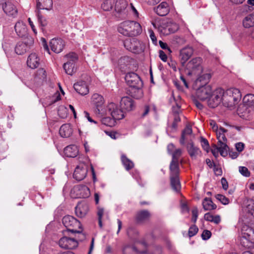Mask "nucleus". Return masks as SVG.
I'll list each match as a JSON object with an SVG mask.
<instances>
[{
	"label": "nucleus",
	"instance_id": "f257e3e1",
	"mask_svg": "<svg viewBox=\"0 0 254 254\" xmlns=\"http://www.w3.org/2000/svg\"><path fill=\"white\" fill-rule=\"evenodd\" d=\"M210 125L213 131L216 132L217 138L218 140V147L217 148L220 152V155L222 156H226L228 154L229 147L227 145V138L225 133L227 130L220 127L218 128V126L214 121H210Z\"/></svg>",
	"mask_w": 254,
	"mask_h": 254
},
{
	"label": "nucleus",
	"instance_id": "f03ea898",
	"mask_svg": "<svg viewBox=\"0 0 254 254\" xmlns=\"http://www.w3.org/2000/svg\"><path fill=\"white\" fill-rule=\"evenodd\" d=\"M118 31L126 36H136L140 34L142 29L140 24L134 21H125L118 27Z\"/></svg>",
	"mask_w": 254,
	"mask_h": 254
},
{
	"label": "nucleus",
	"instance_id": "7ed1b4c3",
	"mask_svg": "<svg viewBox=\"0 0 254 254\" xmlns=\"http://www.w3.org/2000/svg\"><path fill=\"white\" fill-rule=\"evenodd\" d=\"M223 105L227 107H232L238 103L241 98V94L237 88H231L224 90Z\"/></svg>",
	"mask_w": 254,
	"mask_h": 254
},
{
	"label": "nucleus",
	"instance_id": "20e7f679",
	"mask_svg": "<svg viewBox=\"0 0 254 254\" xmlns=\"http://www.w3.org/2000/svg\"><path fill=\"white\" fill-rule=\"evenodd\" d=\"M64 58L65 62L63 64V68L66 74L72 75L77 70L76 63L78 57L76 53L70 52L65 55Z\"/></svg>",
	"mask_w": 254,
	"mask_h": 254
},
{
	"label": "nucleus",
	"instance_id": "39448f33",
	"mask_svg": "<svg viewBox=\"0 0 254 254\" xmlns=\"http://www.w3.org/2000/svg\"><path fill=\"white\" fill-rule=\"evenodd\" d=\"M202 60L197 57L193 58L186 64V71L189 75H199L203 70L201 65Z\"/></svg>",
	"mask_w": 254,
	"mask_h": 254
},
{
	"label": "nucleus",
	"instance_id": "423d86ee",
	"mask_svg": "<svg viewBox=\"0 0 254 254\" xmlns=\"http://www.w3.org/2000/svg\"><path fill=\"white\" fill-rule=\"evenodd\" d=\"M33 44V38L30 36H27L17 43L14 49L15 52L17 55H23L31 49Z\"/></svg>",
	"mask_w": 254,
	"mask_h": 254
},
{
	"label": "nucleus",
	"instance_id": "0eeeda50",
	"mask_svg": "<svg viewBox=\"0 0 254 254\" xmlns=\"http://www.w3.org/2000/svg\"><path fill=\"white\" fill-rule=\"evenodd\" d=\"M62 222L64 227L66 228L67 232H79L77 229L81 228L80 222L73 216L66 215L63 218Z\"/></svg>",
	"mask_w": 254,
	"mask_h": 254
},
{
	"label": "nucleus",
	"instance_id": "6e6552de",
	"mask_svg": "<svg viewBox=\"0 0 254 254\" xmlns=\"http://www.w3.org/2000/svg\"><path fill=\"white\" fill-rule=\"evenodd\" d=\"M224 90L221 88L216 89L213 92L208 100V105L211 108L217 107L221 102L223 104Z\"/></svg>",
	"mask_w": 254,
	"mask_h": 254
},
{
	"label": "nucleus",
	"instance_id": "1a4fd4ad",
	"mask_svg": "<svg viewBox=\"0 0 254 254\" xmlns=\"http://www.w3.org/2000/svg\"><path fill=\"white\" fill-rule=\"evenodd\" d=\"M110 115L116 120H120L124 117V113L122 109H119L118 106L114 103H111L108 104L104 114Z\"/></svg>",
	"mask_w": 254,
	"mask_h": 254
},
{
	"label": "nucleus",
	"instance_id": "9d476101",
	"mask_svg": "<svg viewBox=\"0 0 254 254\" xmlns=\"http://www.w3.org/2000/svg\"><path fill=\"white\" fill-rule=\"evenodd\" d=\"M60 247L64 249H74L78 247V240L74 238L64 236L59 241Z\"/></svg>",
	"mask_w": 254,
	"mask_h": 254
},
{
	"label": "nucleus",
	"instance_id": "9b49d317",
	"mask_svg": "<svg viewBox=\"0 0 254 254\" xmlns=\"http://www.w3.org/2000/svg\"><path fill=\"white\" fill-rule=\"evenodd\" d=\"M125 80L130 87H142L143 83L140 77L135 73H127L125 76Z\"/></svg>",
	"mask_w": 254,
	"mask_h": 254
},
{
	"label": "nucleus",
	"instance_id": "f8f14e48",
	"mask_svg": "<svg viewBox=\"0 0 254 254\" xmlns=\"http://www.w3.org/2000/svg\"><path fill=\"white\" fill-rule=\"evenodd\" d=\"M127 2L126 0H117L114 2V9L116 12V16L124 17L127 12Z\"/></svg>",
	"mask_w": 254,
	"mask_h": 254
},
{
	"label": "nucleus",
	"instance_id": "ddd939ff",
	"mask_svg": "<svg viewBox=\"0 0 254 254\" xmlns=\"http://www.w3.org/2000/svg\"><path fill=\"white\" fill-rule=\"evenodd\" d=\"M196 95L198 99L204 101L209 98L212 93V89L210 85L197 86Z\"/></svg>",
	"mask_w": 254,
	"mask_h": 254
},
{
	"label": "nucleus",
	"instance_id": "4468645a",
	"mask_svg": "<svg viewBox=\"0 0 254 254\" xmlns=\"http://www.w3.org/2000/svg\"><path fill=\"white\" fill-rule=\"evenodd\" d=\"M91 102L96 107V113L101 114V116L104 115L105 112L102 108V106L105 102L103 96L99 94L95 93L92 96Z\"/></svg>",
	"mask_w": 254,
	"mask_h": 254
},
{
	"label": "nucleus",
	"instance_id": "2eb2a0df",
	"mask_svg": "<svg viewBox=\"0 0 254 254\" xmlns=\"http://www.w3.org/2000/svg\"><path fill=\"white\" fill-rule=\"evenodd\" d=\"M87 173V165L84 163H81L75 168L73 176L75 180L80 181L85 178Z\"/></svg>",
	"mask_w": 254,
	"mask_h": 254
},
{
	"label": "nucleus",
	"instance_id": "dca6fc26",
	"mask_svg": "<svg viewBox=\"0 0 254 254\" xmlns=\"http://www.w3.org/2000/svg\"><path fill=\"white\" fill-rule=\"evenodd\" d=\"M193 49L191 47L186 46L180 50L179 58L184 66L188 60L192 56Z\"/></svg>",
	"mask_w": 254,
	"mask_h": 254
},
{
	"label": "nucleus",
	"instance_id": "f3484780",
	"mask_svg": "<svg viewBox=\"0 0 254 254\" xmlns=\"http://www.w3.org/2000/svg\"><path fill=\"white\" fill-rule=\"evenodd\" d=\"M2 9L4 12L8 16H16L17 9L13 3V0H7L2 4Z\"/></svg>",
	"mask_w": 254,
	"mask_h": 254
},
{
	"label": "nucleus",
	"instance_id": "a211bd4d",
	"mask_svg": "<svg viewBox=\"0 0 254 254\" xmlns=\"http://www.w3.org/2000/svg\"><path fill=\"white\" fill-rule=\"evenodd\" d=\"M50 46L54 52L59 54L63 50L64 42L61 38H53L50 42Z\"/></svg>",
	"mask_w": 254,
	"mask_h": 254
},
{
	"label": "nucleus",
	"instance_id": "6ab92c4d",
	"mask_svg": "<svg viewBox=\"0 0 254 254\" xmlns=\"http://www.w3.org/2000/svg\"><path fill=\"white\" fill-rule=\"evenodd\" d=\"M179 28V25L176 23L170 22L166 25L161 26L160 31L163 34L168 35L176 32Z\"/></svg>",
	"mask_w": 254,
	"mask_h": 254
},
{
	"label": "nucleus",
	"instance_id": "aec40b11",
	"mask_svg": "<svg viewBox=\"0 0 254 254\" xmlns=\"http://www.w3.org/2000/svg\"><path fill=\"white\" fill-rule=\"evenodd\" d=\"M124 45L127 50L135 53L138 51L140 44L136 38H128L125 40Z\"/></svg>",
	"mask_w": 254,
	"mask_h": 254
},
{
	"label": "nucleus",
	"instance_id": "412c9836",
	"mask_svg": "<svg viewBox=\"0 0 254 254\" xmlns=\"http://www.w3.org/2000/svg\"><path fill=\"white\" fill-rule=\"evenodd\" d=\"M120 106L122 110L127 112L133 110L135 107L133 100L128 97H124L121 99Z\"/></svg>",
	"mask_w": 254,
	"mask_h": 254
},
{
	"label": "nucleus",
	"instance_id": "4be33fe9",
	"mask_svg": "<svg viewBox=\"0 0 254 254\" xmlns=\"http://www.w3.org/2000/svg\"><path fill=\"white\" fill-rule=\"evenodd\" d=\"M76 192V196L78 197L86 198L90 194L89 189L85 185H77L74 187L72 190Z\"/></svg>",
	"mask_w": 254,
	"mask_h": 254
},
{
	"label": "nucleus",
	"instance_id": "5701e85b",
	"mask_svg": "<svg viewBox=\"0 0 254 254\" xmlns=\"http://www.w3.org/2000/svg\"><path fill=\"white\" fill-rule=\"evenodd\" d=\"M15 31L17 35L22 38H25L27 36V30L26 24L22 21H17L14 26Z\"/></svg>",
	"mask_w": 254,
	"mask_h": 254
},
{
	"label": "nucleus",
	"instance_id": "b1692460",
	"mask_svg": "<svg viewBox=\"0 0 254 254\" xmlns=\"http://www.w3.org/2000/svg\"><path fill=\"white\" fill-rule=\"evenodd\" d=\"M89 210L88 205L84 202H79L75 208V213L78 217H84Z\"/></svg>",
	"mask_w": 254,
	"mask_h": 254
},
{
	"label": "nucleus",
	"instance_id": "393cba45",
	"mask_svg": "<svg viewBox=\"0 0 254 254\" xmlns=\"http://www.w3.org/2000/svg\"><path fill=\"white\" fill-rule=\"evenodd\" d=\"M198 76L195 81V84L196 86H201L208 85L211 75L210 73H204L203 71L202 73L197 75Z\"/></svg>",
	"mask_w": 254,
	"mask_h": 254
},
{
	"label": "nucleus",
	"instance_id": "a878e982",
	"mask_svg": "<svg viewBox=\"0 0 254 254\" xmlns=\"http://www.w3.org/2000/svg\"><path fill=\"white\" fill-rule=\"evenodd\" d=\"M187 149L189 154L192 159H195L197 156H201V155L200 149L195 146L192 142H190L187 144Z\"/></svg>",
	"mask_w": 254,
	"mask_h": 254
},
{
	"label": "nucleus",
	"instance_id": "bb28decb",
	"mask_svg": "<svg viewBox=\"0 0 254 254\" xmlns=\"http://www.w3.org/2000/svg\"><path fill=\"white\" fill-rule=\"evenodd\" d=\"M243 107L246 110H248V112L254 110V95L249 94L245 96L243 98Z\"/></svg>",
	"mask_w": 254,
	"mask_h": 254
},
{
	"label": "nucleus",
	"instance_id": "cd10ccee",
	"mask_svg": "<svg viewBox=\"0 0 254 254\" xmlns=\"http://www.w3.org/2000/svg\"><path fill=\"white\" fill-rule=\"evenodd\" d=\"M75 90L81 95H85L89 92V89L86 83L84 81H80L73 85Z\"/></svg>",
	"mask_w": 254,
	"mask_h": 254
},
{
	"label": "nucleus",
	"instance_id": "c85d7f7f",
	"mask_svg": "<svg viewBox=\"0 0 254 254\" xmlns=\"http://www.w3.org/2000/svg\"><path fill=\"white\" fill-rule=\"evenodd\" d=\"M154 11L158 15L164 16L166 15L170 11L168 4L166 2H162L157 6L154 7Z\"/></svg>",
	"mask_w": 254,
	"mask_h": 254
},
{
	"label": "nucleus",
	"instance_id": "c756f323",
	"mask_svg": "<svg viewBox=\"0 0 254 254\" xmlns=\"http://www.w3.org/2000/svg\"><path fill=\"white\" fill-rule=\"evenodd\" d=\"M64 154L67 157H75L78 154L77 146L75 145H69L64 149Z\"/></svg>",
	"mask_w": 254,
	"mask_h": 254
},
{
	"label": "nucleus",
	"instance_id": "7c9ffc66",
	"mask_svg": "<svg viewBox=\"0 0 254 254\" xmlns=\"http://www.w3.org/2000/svg\"><path fill=\"white\" fill-rule=\"evenodd\" d=\"M249 232L247 231V230H246V232H243L242 233V236L240 239V243L242 246L245 248L249 247L251 243L254 240V239L252 238V236L251 235L249 236Z\"/></svg>",
	"mask_w": 254,
	"mask_h": 254
},
{
	"label": "nucleus",
	"instance_id": "2f4dec72",
	"mask_svg": "<svg viewBox=\"0 0 254 254\" xmlns=\"http://www.w3.org/2000/svg\"><path fill=\"white\" fill-rule=\"evenodd\" d=\"M27 64L32 69L37 68L39 64V59L35 53L31 54L27 59Z\"/></svg>",
	"mask_w": 254,
	"mask_h": 254
},
{
	"label": "nucleus",
	"instance_id": "473e14b6",
	"mask_svg": "<svg viewBox=\"0 0 254 254\" xmlns=\"http://www.w3.org/2000/svg\"><path fill=\"white\" fill-rule=\"evenodd\" d=\"M72 129L69 124L62 125L59 130V133L62 137H69L72 134Z\"/></svg>",
	"mask_w": 254,
	"mask_h": 254
},
{
	"label": "nucleus",
	"instance_id": "72a5a7b5",
	"mask_svg": "<svg viewBox=\"0 0 254 254\" xmlns=\"http://www.w3.org/2000/svg\"><path fill=\"white\" fill-rule=\"evenodd\" d=\"M53 5L52 0H38L37 8L38 10L46 9L49 10Z\"/></svg>",
	"mask_w": 254,
	"mask_h": 254
},
{
	"label": "nucleus",
	"instance_id": "f704fd0d",
	"mask_svg": "<svg viewBox=\"0 0 254 254\" xmlns=\"http://www.w3.org/2000/svg\"><path fill=\"white\" fill-rule=\"evenodd\" d=\"M142 87H130L129 91L130 95L134 98L139 99L143 97V93L141 89Z\"/></svg>",
	"mask_w": 254,
	"mask_h": 254
},
{
	"label": "nucleus",
	"instance_id": "c9c22d12",
	"mask_svg": "<svg viewBox=\"0 0 254 254\" xmlns=\"http://www.w3.org/2000/svg\"><path fill=\"white\" fill-rule=\"evenodd\" d=\"M171 185L173 190L176 192H179L181 189V185L178 176H170Z\"/></svg>",
	"mask_w": 254,
	"mask_h": 254
},
{
	"label": "nucleus",
	"instance_id": "e433bc0d",
	"mask_svg": "<svg viewBox=\"0 0 254 254\" xmlns=\"http://www.w3.org/2000/svg\"><path fill=\"white\" fill-rule=\"evenodd\" d=\"M203 208L205 210H211L216 208L217 206L210 198H205L202 201Z\"/></svg>",
	"mask_w": 254,
	"mask_h": 254
},
{
	"label": "nucleus",
	"instance_id": "4c0bfd02",
	"mask_svg": "<svg viewBox=\"0 0 254 254\" xmlns=\"http://www.w3.org/2000/svg\"><path fill=\"white\" fill-rule=\"evenodd\" d=\"M243 24L244 26L246 28H249L254 26V12L245 17L243 21Z\"/></svg>",
	"mask_w": 254,
	"mask_h": 254
},
{
	"label": "nucleus",
	"instance_id": "58836bf2",
	"mask_svg": "<svg viewBox=\"0 0 254 254\" xmlns=\"http://www.w3.org/2000/svg\"><path fill=\"white\" fill-rule=\"evenodd\" d=\"M170 176H178L179 173V161L172 160L170 165Z\"/></svg>",
	"mask_w": 254,
	"mask_h": 254
},
{
	"label": "nucleus",
	"instance_id": "ea45409f",
	"mask_svg": "<svg viewBox=\"0 0 254 254\" xmlns=\"http://www.w3.org/2000/svg\"><path fill=\"white\" fill-rule=\"evenodd\" d=\"M46 77V71L43 68H40L38 69L37 72V75L34 78V80L37 81L39 82V83L36 86H38L41 84Z\"/></svg>",
	"mask_w": 254,
	"mask_h": 254
},
{
	"label": "nucleus",
	"instance_id": "a19ab883",
	"mask_svg": "<svg viewBox=\"0 0 254 254\" xmlns=\"http://www.w3.org/2000/svg\"><path fill=\"white\" fill-rule=\"evenodd\" d=\"M121 160L123 165L127 170H129L133 167V163L128 159L125 155H122Z\"/></svg>",
	"mask_w": 254,
	"mask_h": 254
},
{
	"label": "nucleus",
	"instance_id": "79ce46f5",
	"mask_svg": "<svg viewBox=\"0 0 254 254\" xmlns=\"http://www.w3.org/2000/svg\"><path fill=\"white\" fill-rule=\"evenodd\" d=\"M192 133V129L190 126H187L186 128L182 131L181 138L180 142L182 145H184L185 143L186 135L191 134Z\"/></svg>",
	"mask_w": 254,
	"mask_h": 254
},
{
	"label": "nucleus",
	"instance_id": "37998d69",
	"mask_svg": "<svg viewBox=\"0 0 254 254\" xmlns=\"http://www.w3.org/2000/svg\"><path fill=\"white\" fill-rule=\"evenodd\" d=\"M115 119H114L112 117V118L109 117H106L102 118L101 119V122L103 124L109 126V127H113L116 124Z\"/></svg>",
	"mask_w": 254,
	"mask_h": 254
},
{
	"label": "nucleus",
	"instance_id": "c03bdc74",
	"mask_svg": "<svg viewBox=\"0 0 254 254\" xmlns=\"http://www.w3.org/2000/svg\"><path fill=\"white\" fill-rule=\"evenodd\" d=\"M114 3L112 0H105L102 4V8L105 11H109L113 8Z\"/></svg>",
	"mask_w": 254,
	"mask_h": 254
},
{
	"label": "nucleus",
	"instance_id": "a18cd8bd",
	"mask_svg": "<svg viewBox=\"0 0 254 254\" xmlns=\"http://www.w3.org/2000/svg\"><path fill=\"white\" fill-rule=\"evenodd\" d=\"M129 58L128 57L121 58L119 61V64L121 69H124L126 66L128 65Z\"/></svg>",
	"mask_w": 254,
	"mask_h": 254
},
{
	"label": "nucleus",
	"instance_id": "49530a36",
	"mask_svg": "<svg viewBox=\"0 0 254 254\" xmlns=\"http://www.w3.org/2000/svg\"><path fill=\"white\" fill-rule=\"evenodd\" d=\"M149 216V213L147 210H143L139 212L136 215L138 221H142L147 219Z\"/></svg>",
	"mask_w": 254,
	"mask_h": 254
},
{
	"label": "nucleus",
	"instance_id": "de8ad7c7",
	"mask_svg": "<svg viewBox=\"0 0 254 254\" xmlns=\"http://www.w3.org/2000/svg\"><path fill=\"white\" fill-rule=\"evenodd\" d=\"M173 42L178 45H182L186 43V40L183 37L175 36L173 39Z\"/></svg>",
	"mask_w": 254,
	"mask_h": 254
},
{
	"label": "nucleus",
	"instance_id": "09e8293b",
	"mask_svg": "<svg viewBox=\"0 0 254 254\" xmlns=\"http://www.w3.org/2000/svg\"><path fill=\"white\" fill-rule=\"evenodd\" d=\"M37 15L38 19V21L40 23L42 26H45L47 24L46 19L44 17L40 12V10H38L37 12Z\"/></svg>",
	"mask_w": 254,
	"mask_h": 254
},
{
	"label": "nucleus",
	"instance_id": "8fccbe9b",
	"mask_svg": "<svg viewBox=\"0 0 254 254\" xmlns=\"http://www.w3.org/2000/svg\"><path fill=\"white\" fill-rule=\"evenodd\" d=\"M77 231H79V232H73L72 234H78V236L77 237L74 238L77 240H78V243L79 242H81V241H83L84 240H85L86 238V236H85V234H84L82 232V229L81 227L80 229H77Z\"/></svg>",
	"mask_w": 254,
	"mask_h": 254
},
{
	"label": "nucleus",
	"instance_id": "3c124183",
	"mask_svg": "<svg viewBox=\"0 0 254 254\" xmlns=\"http://www.w3.org/2000/svg\"><path fill=\"white\" fill-rule=\"evenodd\" d=\"M171 154L172 155V160L179 161V158L182 154V150L181 149H175Z\"/></svg>",
	"mask_w": 254,
	"mask_h": 254
},
{
	"label": "nucleus",
	"instance_id": "603ef678",
	"mask_svg": "<svg viewBox=\"0 0 254 254\" xmlns=\"http://www.w3.org/2000/svg\"><path fill=\"white\" fill-rule=\"evenodd\" d=\"M216 198L224 205L228 204L229 203V200L228 198L222 194H218L216 196Z\"/></svg>",
	"mask_w": 254,
	"mask_h": 254
},
{
	"label": "nucleus",
	"instance_id": "864d4df0",
	"mask_svg": "<svg viewBox=\"0 0 254 254\" xmlns=\"http://www.w3.org/2000/svg\"><path fill=\"white\" fill-rule=\"evenodd\" d=\"M200 142L203 149L208 152L209 149V145L208 140L205 138L201 137Z\"/></svg>",
	"mask_w": 254,
	"mask_h": 254
},
{
	"label": "nucleus",
	"instance_id": "5fc2aeb1",
	"mask_svg": "<svg viewBox=\"0 0 254 254\" xmlns=\"http://www.w3.org/2000/svg\"><path fill=\"white\" fill-rule=\"evenodd\" d=\"M198 230V228L196 225H194L190 227L189 230V236L190 237L194 236L197 233Z\"/></svg>",
	"mask_w": 254,
	"mask_h": 254
},
{
	"label": "nucleus",
	"instance_id": "6e6d98bb",
	"mask_svg": "<svg viewBox=\"0 0 254 254\" xmlns=\"http://www.w3.org/2000/svg\"><path fill=\"white\" fill-rule=\"evenodd\" d=\"M239 172L244 176L248 177L250 175V173L248 170V169L244 166L239 167Z\"/></svg>",
	"mask_w": 254,
	"mask_h": 254
},
{
	"label": "nucleus",
	"instance_id": "4d7b16f0",
	"mask_svg": "<svg viewBox=\"0 0 254 254\" xmlns=\"http://www.w3.org/2000/svg\"><path fill=\"white\" fill-rule=\"evenodd\" d=\"M211 236V232L209 230H205L201 234V238L203 240H207L210 238Z\"/></svg>",
	"mask_w": 254,
	"mask_h": 254
},
{
	"label": "nucleus",
	"instance_id": "13d9d810",
	"mask_svg": "<svg viewBox=\"0 0 254 254\" xmlns=\"http://www.w3.org/2000/svg\"><path fill=\"white\" fill-rule=\"evenodd\" d=\"M148 32L149 33L150 38L153 44H154L155 45H157V38L155 36V35L154 32L152 30L150 29V30H149Z\"/></svg>",
	"mask_w": 254,
	"mask_h": 254
},
{
	"label": "nucleus",
	"instance_id": "bf43d9fd",
	"mask_svg": "<svg viewBox=\"0 0 254 254\" xmlns=\"http://www.w3.org/2000/svg\"><path fill=\"white\" fill-rule=\"evenodd\" d=\"M131 252H137L136 249L133 246H126L123 250L124 254H127V253Z\"/></svg>",
	"mask_w": 254,
	"mask_h": 254
},
{
	"label": "nucleus",
	"instance_id": "052dcab7",
	"mask_svg": "<svg viewBox=\"0 0 254 254\" xmlns=\"http://www.w3.org/2000/svg\"><path fill=\"white\" fill-rule=\"evenodd\" d=\"M252 204H253V202L250 201L247 207V211L249 214L254 218V208H253Z\"/></svg>",
	"mask_w": 254,
	"mask_h": 254
},
{
	"label": "nucleus",
	"instance_id": "680f3d73",
	"mask_svg": "<svg viewBox=\"0 0 254 254\" xmlns=\"http://www.w3.org/2000/svg\"><path fill=\"white\" fill-rule=\"evenodd\" d=\"M192 217L191 220L193 223H195L198 217V210L197 208L195 207L192 209Z\"/></svg>",
	"mask_w": 254,
	"mask_h": 254
},
{
	"label": "nucleus",
	"instance_id": "e2e57ef3",
	"mask_svg": "<svg viewBox=\"0 0 254 254\" xmlns=\"http://www.w3.org/2000/svg\"><path fill=\"white\" fill-rule=\"evenodd\" d=\"M159 44L160 47L164 50H167L169 53L172 52L170 48L168 47L167 44L166 43H164L162 41H159Z\"/></svg>",
	"mask_w": 254,
	"mask_h": 254
},
{
	"label": "nucleus",
	"instance_id": "0e129e2a",
	"mask_svg": "<svg viewBox=\"0 0 254 254\" xmlns=\"http://www.w3.org/2000/svg\"><path fill=\"white\" fill-rule=\"evenodd\" d=\"M236 150L239 152H242L244 148V144L242 142H238L235 144Z\"/></svg>",
	"mask_w": 254,
	"mask_h": 254
},
{
	"label": "nucleus",
	"instance_id": "69168bd1",
	"mask_svg": "<svg viewBox=\"0 0 254 254\" xmlns=\"http://www.w3.org/2000/svg\"><path fill=\"white\" fill-rule=\"evenodd\" d=\"M159 54L160 59L163 62H166L167 60V56L165 52L162 50H160Z\"/></svg>",
	"mask_w": 254,
	"mask_h": 254
},
{
	"label": "nucleus",
	"instance_id": "338daca9",
	"mask_svg": "<svg viewBox=\"0 0 254 254\" xmlns=\"http://www.w3.org/2000/svg\"><path fill=\"white\" fill-rule=\"evenodd\" d=\"M181 106L178 104H177L176 106H173L172 107V111L174 115H179L181 112L180 110Z\"/></svg>",
	"mask_w": 254,
	"mask_h": 254
},
{
	"label": "nucleus",
	"instance_id": "774afa93",
	"mask_svg": "<svg viewBox=\"0 0 254 254\" xmlns=\"http://www.w3.org/2000/svg\"><path fill=\"white\" fill-rule=\"evenodd\" d=\"M104 213V209L103 207L98 206L97 207L98 218L102 219Z\"/></svg>",
	"mask_w": 254,
	"mask_h": 254
}]
</instances>
